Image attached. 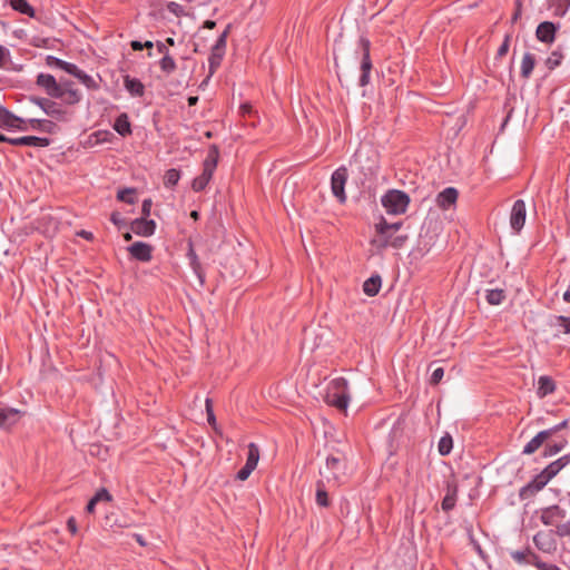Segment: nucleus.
Returning a JSON list of instances; mask_svg holds the SVG:
<instances>
[{"instance_id":"f257e3e1","label":"nucleus","mask_w":570,"mask_h":570,"mask_svg":"<svg viewBox=\"0 0 570 570\" xmlns=\"http://www.w3.org/2000/svg\"><path fill=\"white\" fill-rule=\"evenodd\" d=\"M326 402L345 411L350 403L348 382L344 377H336L331 381L327 387Z\"/></svg>"},{"instance_id":"f03ea898","label":"nucleus","mask_w":570,"mask_h":570,"mask_svg":"<svg viewBox=\"0 0 570 570\" xmlns=\"http://www.w3.org/2000/svg\"><path fill=\"white\" fill-rule=\"evenodd\" d=\"M219 149L216 145H212L203 163L202 174L193 179L191 188L194 191H202L206 188L217 167Z\"/></svg>"},{"instance_id":"7ed1b4c3","label":"nucleus","mask_w":570,"mask_h":570,"mask_svg":"<svg viewBox=\"0 0 570 570\" xmlns=\"http://www.w3.org/2000/svg\"><path fill=\"white\" fill-rule=\"evenodd\" d=\"M232 24H227L225 30L219 35L214 46L212 47L210 55L208 57V76L202 85L207 83L210 77L219 68L223 58L226 53L227 38L230 32Z\"/></svg>"},{"instance_id":"20e7f679","label":"nucleus","mask_w":570,"mask_h":570,"mask_svg":"<svg viewBox=\"0 0 570 570\" xmlns=\"http://www.w3.org/2000/svg\"><path fill=\"white\" fill-rule=\"evenodd\" d=\"M410 202V196L399 189H390L381 197V204L390 215L404 214Z\"/></svg>"},{"instance_id":"39448f33","label":"nucleus","mask_w":570,"mask_h":570,"mask_svg":"<svg viewBox=\"0 0 570 570\" xmlns=\"http://www.w3.org/2000/svg\"><path fill=\"white\" fill-rule=\"evenodd\" d=\"M358 49L361 50V65H360L361 75H360V79H358V85L361 87H365L371 81L370 75L373 69V65H372V60H371V56H370L371 41L365 37H361L358 39Z\"/></svg>"},{"instance_id":"423d86ee","label":"nucleus","mask_w":570,"mask_h":570,"mask_svg":"<svg viewBox=\"0 0 570 570\" xmlns=\"http://www.w3.org/2000/svg\"><path fill=\"white\" fill-rule=\"evenodd\" d=\"M347 178L348 173L345 166H341L334 170L331 177L332 194L341 204L346 202L345 185Z\"/></svg>"},{"instance_id":"0eeeda50","label":"nucleus","mask_w":570,"mask_h":570,"mask_svg":"<svg viewBox=\"0 0 570 570\" xmlns=\"http://www.w3.org/2000/svg\"><path fill=\"white\" fill-rule=\"evenodd\" d=\"M527 218V207L522 199L514 202L510 214V226L514 233H520Z\"/></svg>"},{"instance_id":"6e6552de","label":"nucleus","mask_w":570,"mask_h":570,"mask_svg":"<svg viewBox=\"0 0 570 570\" xmlns=\"http://www.w3.org/2000/svg\"><path fill=\"white\" fill-rule=\"evenodd\" d=\"M0 127L6 129H18L21 131H24L28 129L27 121L16 115H13L11 111H9L7 108L0 105Z\"/></svg>"},{"instance_id":"1a4fd4ad","label":"nucleus","mask_w":570,"mask_h":570,"mask_svg":"<svg viewBox=\"0 0 570 570\" xmlns=\"http://www.w3.org/2000/svg\"><path fill=\"white\" fill-rule=\"evenodd\" d=\"M37 86L42 88L51 98H62L60 85L50 73H39L36 80Z\"/></svg>"},{"instance_id":"9d476101","label":"nucleus","mask_w":570,"mask_h":570,"mask_svg":"<svg viewBox=\"0 0 570 570\" xmlns=\"http://www.w3.org/2000/svg\"><path fill=\"white\" fill-rule=\"evenodd\" d=\"M30 100L35 105L39 106L48 116L56 118L57 120L65 119L66 111L61 109L57 102L41 97H31Z\"/></svg>"},{"instance_id":"9b49d317","label":"nucleus","mask_w":570,"mask_h":570,"mask_svg":"<svg viewBox=\"0 0 570 570\" xmlns=\"http://www.w3.org/2000/svg\"><path fill=\"white\" fill-rule=\"evenodd\" d=\"M549 482L539 473L530 482L519 490V499L521 501L533 498L540 492Z\"/></svg>"},{"instance_id":"f8f14e48","label":"nucleus","mask_w":570,"mask_h":570,"mask_svg":"<svg viewBox=\"0 0 570 570\" xmlns=\"http://www.w3.org/2000/svg\"><path fill=\"white\" fill-rule=\"evenodd\" d=\"M127 250L134 259L142 263H148L153 258V246L144 242L132 243Z\"/></svg>"},{"instance_id":"ddd939ff","label":"nucleus","mask_w":570,"mask_h":570,"mask_svg":"<svg viewBox=\"0 0 570 570\" xmlns=\"http://www.w3.org/2000/svg\"><path fill=\"white\" fill-rule=\"evenodd\" d=\"M130 229L138 236L150 237L155 234L156 222L145 217L136 218L130 223Z\"/></svg>"},{"instance_id":"4468645a","label":"nucleus","mask_w":570,"mask_h":570,"mask_svg":"<svg viewBox=\"0 0 570 570\" xmlns=\"http://www.w3.org/2000/svg\"><path fill=\"white\" fill-rule=\"evenodd\" d=\"M559 29V24L551 21H543L538 24L535 30V37L543 43H552L556 40V33Z\"/></svg>"},{"instance_id":"2eb2a0df","label":"nucleus","mask_w":570,"mask_h":570,"mask_svg":"<svg viewBox=\"0 0 570 570\" xmlns=\"http://www.w3.org/2000/svg\"><path fill=\"white\" fill-rule=\"evenodd\" d=\"M326 469L331 472L334 480L340 481L345 475L346 464L343 458L328 455L326 458Z\"/></svg>"},{"instance_id":"dca6fc26","label":"nucleus","mask_w":570,"mask_h":570,"mask_svg":"<svg viewBox=\"0 0 570 570\" xmlns=\"http://www.w3.org/2000/svg\"><path fill=\"white\" fill-rule=\"evenodd\" d=\"M406 240L407 235H394V233H392L386 236H380L379 240H373L372 243L379 248H386L389 246L393 248H402Z\"/></svg>"},{"instance_id":"f3484780","label":"nucleus","mask_w":570,"mask_h":570,"mask_svg":"<svg viewBox=\"0 0 570 570\" xmlns=\"http://www.w3.org/2000/svg\"><path fill=\"white\" fill-rule=\"evenodd\" d=\"M21 411L13 407L0 409V429H10L19 422Z\"/></svg>"},{"instance_id":"a211bd4d","label":"nucleus","mask_w":570,"mask_h":570,"mask_svg":"<svg viewBox=\"0 0 570 570\" xmlns=\"http://www.w3.org/2000/svg\"><path fill=\"white\" fill-rule=\"evenodd\" d=\"M564 517V510L556 504L543 509L540 519L544 525H553L558 520H561Z\"/></svg>"},{"instance_id":"6ab92c4d","label":"nucleus","mask_w":570,"mask_h":570,"mask_svg":"<svg viewBox=\"0 0 570 570\" xmlns=\"http://www.w3.org/2000/svg\"><path fill=\"white\" fill-rule=\"evenodd\" d=\"M60 90L62 94V98L68 105H76L81 100V94L73 88L72 81H61L59 82Z\"/></svg>"},{"instance_id":"aec40b11","label":"nucleus","mask_w":570,"mask_h":570,"mask_svg":"<svg viewBox=\"0 0 570 570\" xmlns=\"http://www.w3.org/2000/svg\"><path fill=\"white\" fill-rule=\"evenodd\" d=\"M459 193L454 187H446L436 196V204L442 209H448L458 200Z\"/></svg>"},{"instance_id":"412c9836","label":"nucleus","mask_w":570,"mask_h":570,"mask_svg":"<svg viewBox=\"0 0 570 570\" xmlns=\"http://www.w3.org/2000/svg\"><path fill=\"white\" fill-rule=\"evenodd\" d=\"M13 146H31V147H47L50 145V139L47 137L23 136L13 138L11 141Z\"/></svg>"},{"instance_id":"4be33fe9","label":"nucleus","mask_w":570,"mask_h":570,"mask_svg":"<svg viewBox=\"0 0 570 570\" xmlns=\"http://www.w3.org/2000/svg\"><path fill=\"white\" fill-rule=\"evenodd\" d=\"M186 255L189 261L190 268L193 269V272L199 279L200 285H204L205 284V273L202 268V264L199 262V258H198L191 243H189V245H188V250H187Z\"/></svg>"},{"instance_id":"5701e85b","label":"nucleus","mask_w":570,"mask_h":570,"mask_svg":"<svg viewBox=\"0 0 570 570\" xmlns=\"http://www.w3.org/2000/svg\"><path fill=\"white\" fill-rule=\"evenodd\" d=\"M124 86L126 90L132 96V97H142L145 94V86L144 83L137 79L132 78L130 76H126L124 78Z\"/></svg>"},{"instance_id":"b1692460","label":"nucleus","mask_w":570,"mask_h":570,"mask_svg":"<svg viewBox=\"0 0 570 570\" xmlns=\"http://www.w3.org/2000/svg\"><path fill=\"white\" fill-rule=\"evenodd\" d=\"M549 439V432L540 431L533 436L523 448V454L534 453L547 440Z\"/></svg>"},{"instance_id":"393cba45","label":"nucleus","mask_w":570,"mask_h":570,"mask_svg":"<svg viewBox=\"0 0 570 570\" xmlns=\"http://www.w3.org/2000/svg\"><path fill=\"white\" fill-rule=\"evenodd\" d=\"M114 129L119 134L121 137H127L131 135V124L129 121V117L126 112L120 114L115 122H114Z\"/></svg>"},{"instance_id":"a878e982","label":"nucleus","mask_w":570,"mask_h":570,"mask_svg":"<svg viewBox=\"0 0 570 570\" xmlns=\"http://www.w3.org/2000/svg\"><path fill=\"white\" fill-rule=\"evenodd\" d=\"M554 390L556 383L550 376L542 375L539 377L537 394L540 397H546L547 395L552 394Z\"/></svg>"},{"instance_id":"bb28decb","label":"nucleus","mask_w":570,"mask_h":570,"mask_svg":"<svg viewBox=\"0 0 570 570\" xmlns=\"http://www.w3.org/2000/svg\"><path fill=\"white\" fill-rule=\"evenodd\" d=\"M511 557L519 564H534L538 558L530 549L512 551Z\"/></svg>"},{"instance_id":"cd10ccee","label":"nucleus","mask_w":570,"mask_h":570,"mask_svg":"<svg viewBox=\"0 0 570 570\" xmlns=\"http://www.w3.org/2000/svg\"><path fill=\"white\" fill-rule=\"evenodd\" d=\"M382 286V278L379 274L372 275L370 278H367L363 284V292L367 296H375Z\"/></svg>"},{"instance_id":"c85d7f7f","label":"nucleus","mask_w":570,"mask_h":570,"mask_svg":"<svg viewBox=\"0 0 570 570\" xmlns=\"http://www.w3.org/2000/svg\"><path fill=\"white\" fill-rule=\"evenodd\" d=\"M533 542L535 547L543 552H550L554 549V542L551 539V535L544 532L537 533L533 537Z\"/></svg>"},{"instance_id":"c756f323","label":"nucleus","mask_w":570,"mask_h":570,"mask_svg":"<svg viewBox=\"0 0 570 570\" xmlns=\"http://www.w3.org/2000/svg\"><path fill=\"white\" fill-rule=\"evenodd\" d=\"M402 222L387 223V220L382 217L381 220L375 225V230L379 236H386L387 234L396 233L402 227Z\"/></svg>"},{"instance_id":"7c9ffc66","label":"nucleus","mask_w":570,"mask_h":570,"mask_svg":"<svg viewBox=\"0 0 570 570\" xmlns=\"http://www.w3.org/2000/svg\"><path fill=\"white\" fill-rule=\"evenodd\" d=\"M46 65L50 68H59L67 73L72 72L76 70V65L71 62H67L65 60H61L55 56H47L46 57Z\"/></svg>"},{"instance_id":"2f4dec72","label":"nucleus","mask_w":570,"mask_h":570,"mask_svg":"<svg viewBox=\"0 0 570 570\" xmlns=\"http://www.w3.org/2000/svg\"><path fill=\"white\" fill-rule=\"evenodd\" d=\"M535 66V56L531 52H525L521 61V77L524 79L530 78Z\"/></svg>"},{"instance_id":"473e14b6","label":"nucleus","mask_w":570,"mask_h":570,"mask_svg":"<svg viewBox=\"0 0 570 570\" xmlns=\"http://www.w3.org/2000/svg\"><path fill=\"white\" fill-rule=\"evenodd\" d=\"M11 8L19 13L33 18L36 11L27 0H9Z\"/></svg>"},{"instance_id":"72a5a7b5","label":"nucleus","mask_w":570,"mask_h":570,"mask_svg":"<svg viewBox=\"0 0 570 570\" xmlns=\"http://www.w3.org/2000/svg\"><path fill=\"white\" fill-rule=\"evenodd\" d=\"M456 503V488L450 484L446 488V493L442 500V510L449 512L453 510Z\"/></svg>"},{"instance_id":"f704fd0d","label":"nucleus","mask_w":570,"mask_h":570,"mask_svg":"<svg viewBox=\"0 0 570 570\" xmlns=\"http://www.w3.org/2000/svg\"><path fill=\"white\" fill-rule=\"evenodd\" d=\"M69 75L76 77L77 79H79V81L85 85L88 89H96L98 88V85L96 82V80L89 76L88 73H86L83 70L79 69L77 66H76V70L72 71V72H69Z\"/></svg>"},{"instance_id":"c9c22d12","label":"nucleus","mask_w":570,"mask_h":570,"mask_svg":"<svg viewBox=\"0 0 570 570\" xmlns=\"http://www.w3.org/2000/svg\"><path fill=\"white\" fill-rule=\"evenodd\" d=\"M485 299L490 305H500L505 299V292L501 288L487 289Z\"/></svg>"},{"instance_id":"e433bc0d","label":"nucleus","mask_w":570,"mask_h":570,"mask_svg":"<svg viewBox=\"0 0 570 570\" xmlns=\"http://www.w3.org/2000/svg\"><path fill=\"white\" fill-rule=\"evenodd\" d=\"M28 122L30 124V127L36 130H41L45 132H53V129L56 127L55 122L47 119H29Z\"/></svg>"},{"instance_id":"4c0bfd02","label":"nucleus","mask_w":570,"mask_h":570,"mask_svg":"<svg viewBox=\"0 0 570 570\" xmlns=\"http://www.w3.org/2000/svg\"><path fill=\"white\" fill-rule=\"evenodd\" d=\"M316 503L323 508H327L330 505L328 494L323 481H318L316 483Z\"/></svg>"},{"instance_id":"58836bf2","label":"nucleus","mask_w":570,"mask_h":570,"mask_svg":"<svg viewBox=\"0 0 570 570\" xmlns=\"http://www.w3.org/2000/svg\"><path fill=\"white\" fill-rule=\"evenodd\" d=\"M563 60V53L560 48L553 50L549 57L546 59L544 63L547 68L551 71L559 67Z\"/></svg>"},{"instance_id":"ea45409f","label":"nucleus","mask_w":570,"mask_h":570,"mask_svg":"<svg viewBox=\"0 0 570 570\" xmlns=\"http://www.w3.org/2000/svg\"><path fill=\"white\" fill-rule=\"evenodd\" d=\"M258 461H259V448L257 444L252 442L248 444V453H247V460H246L245 464H247L248 468L256 469Z\"/></svg>"},{"instance_id":"a19ab883","label":"nucleus","mask_w":570,"mask_h":570,"mask_svg":"<svg viewBox=\"0 0 570 570\" xmlns=\"http://www.w3.org/2000/svg\"><path fill=\"white\" fill-rule=\"evenodd\" d=\"M180 179V171L175 168H170L165 173L164 185L167 188H171L178 184Z\"/></svg>"},{"instance_id":"79ce46f5","label":"nucleus","mask_w":570,"mask_h":570,"mask_svg":"<svg viewBox=\"0 0 570 570\" xmlns=\"http://www.w3.org/2000/svg\"><path fill=\"white\" fill-rule=\"evenodd\" d=\"M562 469L560 468V464L557 463V461L551 462L548 464L540 474L550 482Z\"/></svg>"},{"instance_id":"37998d69","label":"nucleus","mask_w":570,"mask_h":570,"mask_svg":"<svg viewBox=\"0 0 570 570\" xmlns=\"http://www.w3.org/2000/svg\"><path fill=\"white\" fill-rule=\"evenodd\" d=\"M159 67H160L161 71L165 72L166 75H171L177 68L176 62L170 55L163 57L160 59Z\"/></svg>"},{"instance_id":"c03bdc74","label":"nucleus","mask_w":570,"mask_h":570,"mask_svg":"<svg viewBox=\"0 0 570 570\" xmlns=\"http://www.w3.org/2000/svg\"><path fill=\"white\" fill-rule=\"evenodd\" d=\"M452 448L453 441L449 434L440 439L438 450L441 455H448L451 452Z\"/></svg>"},{"instance_id":"a18cd8bd","label":"nucleus","mask_w":570,"mask_h":570,"mask_svg":"<svg viewBox=\"0 0 570 570\" xmlns=\"http://www.w3.org/2000/svg\"><path fill=\"white\" fill-rule=\"evenodd\" d=\"M117 199L127 204H134L135 198V189L134 188H124L118 190L117 193Z\"/></svg>"},{"instance_id":"49530a36","label":"nucleus","mask_w":570,"mask_h":570,"mask_svg":"<svg viewBox=\"0 0 570 570\" xmlns=\"http://www.w3.org/2000/svg\"><path fill=\"white\" fill-rule=\"evenodd\" d=\"M567 445V441L562 440L561 442L553 443V444H547L543 451V456H553L557 453H559L564 446Z\"/></svg>"},{"instance_id":"de8ad7c7","label":"nucleus","mask_w":570,"mask_h":570,"mask_svg":"<svg viewBox=\"0 0 570 570\" xmlns=\"http://www.w3.org/2000/svg\"><path fill=\"white\" fill-rule=\"evenodd\" d=\"M167 10L170 13L175 14L176 17H181V16L185 14L184 6H181V4L177 3V2H174V1L168 2Z\"/></svg>"},{"instance_id":"09e8293b","label":"nucleus","mask_w":570,"mask_h":570,"mask_svg":"<svg viewBox=\"0 0 570 570\" xmlns=\"http://www.w3.org/2000/svg\"><path fill=\"white\" fill-rule=\"evenodd\" d=\"M444 376V370L443 367H436L434 368V371L432 372L431 374V377H430V383L432 385H436L441 382V380L443 379Z\"/></svg>"},{"instance_id":"8fccbe9b","label":"nucleus","mask_w":570,"mask_h":570,"mask_svg":"<svg viewBox=\"0 0 570 570\" xmlns=\"http://www.w3.org/2000/svg\"><path fill=\"white\" fill-rule=\"evenodd\" d=\"M92 499L96 500L97 502H100V501L109 502V501H111V494L108 492V490L102 488L96 492V494L92 497Z\"/></svg>"},{"instance_id":"3c124183","label":"nucleus","mask_w":570,"mask_h":570,"mask_svg":"<svg viewBox=\"0 0 570 570\" xmlns=\"http://www.w3.org/2000/svg\"><path fill=\"white\" fill-rule=\"evenodd\" d=\"M533 566L539 570H561L558 566L553 563H547L541 561L539 557L537 558Z\"/></svg>"},{"instance_id":"603ef678","label":"nucleus","mask_w":570,"mask_h":570,"mask_svg":"<svg viewBox=\"0 0 570 570\" xmlns=\"http://www.w3.org/2000/svg\"><path fill=\"white\" fill-rule=\"evenodd\" d=\"M556 532L561 538L570 537V520L568 522L558 524Z\"/></svg>"},{"instance_id":"864d4df0","label":"nucleus","mask_w":570,"mask_h":570,"mask_svg":"<svg viewBox=\"0 0 570 570\" xmlns=\"http://www.w3.org/2000/svg\"><path fill=\"white\" fill-rule=\"evenodd\" d=\"M509 47H510V36H505L503 42L501 43V46L498 49L497 58L504 57L509 51Z\"/></svg>"},{"instance_id":"5fc2aeb1","label":"nucleus","mask_w":570,"mask_h":570,"mask_svg":"<svg viewBox=\"0 0 570 570\" xmlns=\"http://www.w3.org/2000/svg\"><path fill=\"white\" fill-rule=\"evenodd\" d=\"M254 468H248L247 464H245L236 474V479L240 481H245L248 479L250 473L254 471Z\"/></svg>"},{"instance_id":"6e6d98bb","label":"nucleus","mask_w":570,"mask_h":570,"mask_svg":"<svg viewBox=\"0 0 570 570\" xmlns=\"http://www.w3.org/2000/svg\"><path fill=\"white\" fill-rule=\"evenodd\" d=\"M206 412H207V421L210 425H214L216 423V417H215V414L213 412V405H212V400L210 399H206Z\"/></svg>"},{"instance_id":"4d7b16f0","label":"nucleus","mask_w":570,"mask_h":570,"mask_svg":"<svg viewBox=\"0 0 570 570\" xmlns=\"http://www.w3.org/2000/svg\"><path fill=\"white\" fill-rule=\"evenodd\" d=\"M558 325L563 328L566 334H570V317L567 316H558L557 317Z\"/></svg>"},{"instance_id":"13d9d810","label":"nucleus","mask_w":570,"mask_h":570,"mask_svg":"<svg viewBox=\"0 0 570 570\" xmlns=\"http://www.w3.org/2000/svg\"><path fill=\"white\" fill-rule=\"evenodd\" d=\"M110 220L112 222V224L115 226H117L119 229L126 225V222L125 219L122 218V216L120 215V213L118 212H114L110 216Z\"/></svg>"},{"instance_id":"bf43d9fd","label":"nucleus","mask_w":570,"mask_h":570,"mask_svg":"<svg viewBox=\"0 0 570 570\" xmlns=\"http://www.w3.org/2000/svg\"><path fill=\"white\" fill-rule=\"evenodd\" d=\"M514 6H515L514 12L511 18L512 23H515L522 14V1L515 0Z\"/></svg>"},{"instance_id":"052dcab7","label":"nucleus","mask_w":570,"mask_h":570,"mask_svg":"<svg viewBox=\"0 0 570 570\" xmlns=\"http://www.w3.org/2000/svg\"><path fill=\"white\" fill-rule=\"evenodd\" d=\"M10 57V51L0 45V68L4 67Z\"/></svg>"},{"instance_id":"680f3d73","label":"nucleus","mask_w":570,"mask_h":570,"mask_svg":"<svg viewBox=\"0 0 570 570\" xmlns=\"http://www.w3.org/2000/svg\"><path fill=\"white\" fill-rule=\"evenodd\" d=\"M151 206H153V202L150 198H147L142 202V206H141L142 217L147 218L150 215Z\"/></svg>"},{"instance_id":"e2e57ef3","label":"nucleus","mask_w":570,"mask_h":570,"mask_svg":"<svg viewBox=\"0 0 570 570\" xmlns=\"http://www.w3.org/2000/svg\"><path fill=\"white\" fill-rule=\"evenodd\" d=\"M567 425H568V421L564 420V421L560 422L559 424L554 425L553 428L544 430V431L549 432V438H551L553 434H556L557 432L561 431Z\"/></svg>"},{"instance_id":"0e129e2a","label":"nucleus","mask_w":570,"mask_h":570,"mask_svg":"<svg viewBox=\"0 0 570 570\" xmlns=\"http://www.w3.org/2000/svg\"><path fill=\"white\" fill-rule=\"evenodd\" d=\"M67 528H68V530L70 531L71 534H76L77 533V522H76V519L73 517H70L68 519Z\"/></svg>"},{"instance_id":"69168bd1","label":"nucleus","mask_w":570,"mask_h":570,"mask_svg":"<svg viewBox=\"0 0 570 570\" xmlns=\"http://www.w3.org/2000/svg\"><path fill=\"white\" fill-rule=\"evenodd\" d=\"M157 51L163 55V57L169 56V50L166 46V43L158 41L156 43Z\"/></svg>"},{"instance_id":"338daca9","label":"nucleus","mask_w":570,"mask_h":570,"mask_svg":"<svg viewBox=\"0 0 570 570\" xmlns=\"http://www.w3.org/2000/svg\"><path fill=\"white\" fill-rule=\"evenodd\" d=\"M556 461H557V463L560 464V468L563 469L564 466H567L570 463V454H566Z\"/></svg>"},{"instance_id":"774afa93","label":"nucleus","mask_w":570,"mask_h":570,"mask_svg":"<svg viewBox=\"0 0 570 570\" xmlns=\"http://www.w3.org/2000/svg\"><path fill=\"white\" fill-rule=\"evenodd\" d=\"M97 503L98 502L91 498L86 507L87 512L92 513Z\"/></svg>"}]
</instances>
